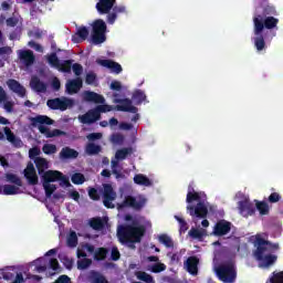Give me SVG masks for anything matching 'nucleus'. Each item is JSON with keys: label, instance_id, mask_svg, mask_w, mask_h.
<instances>
[{"label": "nucleus", "instance_id": "obj_1", "mask_svg": "<svg viewBox=\"0 0 283 283\" xmlns=\"http://www.w3.org/2000/svg\"><path fill=\"white\" fill-rule=\"evenodd\" d=\"M277 23H280V19L273 15L262 17V14H255L253 17L254 48L258 52L266 50V36L269 34L266 30H275Z\"/></svg>", "mask_w": 283, "mask_h": 283}, {"label": "nucleus", "instance_id": "obj_2", "mask_svg": "<svg viewBox=\"0 0 283 283\" xmlns=\"http://www.w3.org/2000/svg\"><path fill=\"white\" fill-rule=\"evenodd\" d=\"M145 235V228L134 227L132 224L118 226L117 238L120 244L125 242H140Z\"/></svg>", "mask_w": 283, "mask_h": 283}, {"label": "nucleus", "instance_id": "obj_3", "mask_svg": "<svg viewBox=\"0 0 283 283\" xmlns=\"http://www.w3.org/2000/svg\"><path fill=\"white\" fill-rule=\"evenodd\" d=\"M33 127H38L40 134H43L45 138H56L59 136H65V132L61 129L50 130L45 125H54V120L46 115H36L31 118Z\"/></svg>", "mask_w": 283, "mask_h": 283}, {"label": "nucleus", "instance_id": "obj_4", "mask_svg": "<svg viewBox=\"0 0 283 283\" xmlns=\"http://www.w3.org/2000/svg\"><path fill=\"white\" fill-rule=\"evenodd\" d=\"M266 244L268 243H266V240L264 238H262L260 235H258L255 238L256 250L254 251V258L259 262H262V264H264V266H271V264H275V262L277 261V256L273 255V254L264 255V253H269Z\"/></svg>", "mask_w": 283, "mask_h": 283}, {"label": "nucleus", "instance_id": "obj_5", "mask_svg": "<svg viewBox=\"0 0 283 283\" xmlns=\"http://www.w3.org/2000/svg\"><path fill=\"white\" fill-rule=\"evenodd\" d=\"M107 32V24L103 19H97L93 22V34L92 41L94 45H101V43H105L107 38L105 33Z\"/></svg>", "mask_w": 283, "mask_h": 283}, {"label": "nucleus", "instance_id": "obj_6", "mask_svg": "<svg viewBox=\"0 0 283 283\" xmlns=\"http://www.w3.org/2000/svg\"><path fill=\"white\" fill-rule=\"evenodd\" d=\"M217 275L223 283L235 282V268L233 263H223L217 268Z\"/></svg>", "mask_w": 283, "mask_h": 283}, {"label": "nucleus", "instance_id": "obj_7", "mask_svg": "<svg viewBox=\"0 0 283 283\" xmlns=\"http://www.w3.org/2000/svg\"><path fill=\"white\" fill-rule=\"evenodd\" d=\"M145 205H147V199L145 198L137 200L135 197L126 196L123 202L117 203V209L118 211H123V209L130 208L135 211H140Z\"/></svg>", "mask_w": 283, "mask_h": 283}, {"label": "nucleus", "instance_id": "obj_8", "mask_svg": "<svg viewBox=\"0 0 283 283\" xmlns=\"http://www.w3.org/2000/svg\"><path fill=\"white\" fill-rule=\"evenodd\" d=\"M46 105L50 109H60V112H65L67 107L74 106V99L67 97H55L48 99Z\"/></svg>", "mask_w": 283, "mask_h": 283}, {"label": "nucleus", "instance_id": "obj_9", "mask_svg": "<svg viewBox=\"0 0 283 283\" xmlns=\"http://www.w3.org/2000/svg\"><path fill=\"white\" fill-rule=\"evenodd\" d=\"M103 205L106 209H114V200H116V191H114V187L111 184H104L103 190Z\"/></svg>", "mask_w": 283, "mask_h": 283}, {"label": "nucleus", "instance_id": "obj_10", "mask_svg": "<svg viewBox=\"0 0 283 283\" xmlns=\"http://www.w3.org/2000/svg\"><path fill=\"white\" fill-rule=\"evenodd\" d=\"M187 211L191 218L205 219L209 216V208H207L205 201H200L196 206H187Z\"/></svg>", "mask_w": 283, "mask_h": 283}, {"label": "nucleus", "instance_id": "obj_11", "mask_svg": "<svg viewBox=\"0 0 283 283\" xmlns=\"http://www.w3.org/2000/svg\"><path fill=\"white\" fill-rule=\"evenodd\" d=\"M186 202L191 205V202H207V193L202 191H196L193 185L188 186V193L186 197Z\"/></svg>", "mask_w": 283, "mask_h": 283}, {"label": "nucleus", "instance_id": "obj_12", "mask_svg": "<svg viewBox=\"0 0 283 283\" xmlns=\"http://www.w3.org/2000/svg\"><path fill=\"white\" fill-rule=\"evenodd\" d=\"M238 209L239 213L243 216V218H249V216L255 214V205H253L249 199L239 201Z\"/></svg>", "mask_w": 283, "mask_h": 283}, {"label": "nucleus", "instance_id": "obj_13", "mask_svg": "<svg viewBox=\"0 0 283 283\" xmlns=\"http://www.w3.org/2000/svg\"><path fill=\"white\" fill-rule=\"evenodd\" d=\"M115 103H118V105L115 106L117 112H129L130 114H138V107L132 105L133 102L129 98H119L116 99Z\"/></svg>", "mask_w": 283, "mask_h": 283}, {"label": "nucleus", "instance_id": "obj_14", "mask_svg": "<svg viewBox=\"0 0 283 283\" xmlns=\"http://www.w3.org/2000/svg\"><path fill=\"white\" fill-rule=\"evenodd\" d=\"M213 235H217L218 238H222V235H227L231 233V222L227 220H219L212 231Z\"/></svg>", "mask_w": 283, "mask_h": 283}, {"label": "nucleus", "instance_id": "obj_15", "mask_svg": "<svg viewBox=\"0 0 283 283\" xmlns=\"http://www.w3.org/2000/svg\"><path fill=\"white\" fill-rule=\"evenodd\" d=\"M18 59H20L21 63H23L25 67H31V65H34V62L36 61V56H34V52L32 50H19Z\"/></svg>", "mask_w": 283, "mask_h": 283}, {"label": "nucleus", "instance_id": "obj_16", "mask_svg": "<svg viewBox=\"0 0 283 283\" xmlns=\"http://www.w3.org/2000/svg\"><path fill=\"white\" fill-rule=\"evenodd\" d=\"M97 65H102V67H107L111 70L113 74H120L123 72V66L118 62H114V60H96Z\"/></svg>", "mask_w": 283, "mask_h": 283}, {"label": "nucleus", "instance_id": "obj_17", "mask_svg": "<svg viewBox=\"0 0 283 283\" xmlns=\"http://www.w3.org/2000/svg\"><path fill=\"white\" fill-rule=\"evenodd\" d=\"M24 178H27L29 185H39V176H36V169L32 161H29L24 169Z\"/></svg>", "mask_w": 283, "mask_h": 283}, {"label": "nucleus", "instance_id": "obj_18", "mask_svg": "<svg viewBox=\"0 0 283 283\" xmlns=\"http://www.w3.org/2000/svg\"><path fill=\"white\" fill-rule=\"evenodd\" d=\"M114 6H116V0H99L96 3L95 8L98 14H109Z\"/></svg>", "mask_w": 283, "mask_h": 283}, {"label": "nucleus", "instance_id": "obj_19", "mask_svg": "<svg viewBox=\"0 0 283 283\" xmlns=\"http://www.w3.org/2000/svg\"><path fill=\"white\" fill-rule=\"evenodd\" d=\"M81 123L83 125H92L96 123V120H101V114L96 111V108L88 111L86 114L80 117Z\"/></svg>", "mask_w": 283, "mask_h": 283}, {"label": "nucleus", "instance_id": "obj_20", "mask_svg": "<svg viewBox=\"0 0 283 283\" xmlns=\"http://www.w3.org/2000/svg\"><path fill=\"white\" fill-rule=\"evenodd\" d=\"M7 85L11 92L18 94L21 98L25 97V87L14 78H9Z\"/></svg>", "mask_w": 283, "mask_h": 283}, {"label": "nucleus", "instance_id": "obj_21", "mask_svg": "<svg viewBox=\"0 0 283 283\" xmlns=\"http://www.w3.org/2000/svg\"><path fill=\"white\" fill-rule=\"evenodd\" d=\"M83 87V78L76 77L74 80H70L66 83V92L67 94H78L81 88Z\"/></svg>", "mask_w": 283, "mask_h": 283}, {"label": "nucleus", "instance_id": "obj_22", "mask_svg": "<svg viewBox=\"0 0 283 283\" xmlns=\"http://www.w3.org/2000/svg\"><path fill=\"white\" fill-rule=\"evenodd\" d=\"M84 101H86V103L103 105L105 103V97L96 92L86 91L84 92Z\"/></svg>", "mask_w": 283, "mask_h": 283}, {"label": "nucleus", "instance_id": "obj_23", "mask_svg": "<svg viewBox=\"0 0 283 283\" xmlns=\"http://www.w3.org/2000/svg\"><path fill=\"white\" fill-rule=\"evenodd\" d=\"M42 182L50 184V182H57L61 180L62 172L59 170H46L42 176Z\"/></svg>", "mask_w": 283, "mask_h": 283}, {"label": "nucleus", "instance_id": "obj_24", "mask_svg": "<svg viewBox=\"0 0 283 283\" xmlns=\"http://www.w3.org/2000/svg\"><path fill=\"white\" fill-rule=\"evenodd\" d=\"M198 264H200V260L197 256H189L186 260L185 266L190 275H198Z\"/></svg>", "mask_w": 283, "mask_h": 283}, {"label": "nucleus", "instance_id": "obj_25", "mask_svg": "<svg viewBox=\"0 0 283 283\" xmlns=\"http://www.w3.org/2000/svg\"><path fill=\"white\" fill-rule=\"evenodd\" d=\"M30 86L32 90H34V92H38L39 94H45V92H48V84L41 82L39 76L31 77Z\"/></svg>", "mask_w": 283, "mask_h": 283}, {"label": "nucleus", "instance_id": "obj_26", "mask_svg": "<svg viewBox=\"0 0 283 283\" xmlns=\"http://www.w3.org/2000/svg\"><path fill=\"white\" fill-rule=\"evenodd\" d=\"M4 135L7 136V140L12 144L13 147H23V142L12 133V129L10 127L6 126L3 128Z\"/></svg>", "mask_w": 283, "mask_h": 283}, {"label": "nucleus", "instance_id": "obj_27", "mask_svg": "<svg viewBox=\"0 0 283 283\" xmlns=\"http://www.w3.org/2000/svg\"><path fill=\"white\" fill-rule=\"evenodd\" d=\"M87 281L90 283H109V281H107V277H105V275H103L101 272L94 271V270H92L88 273Z\"/></svg>", "mask_w": 283, "mask_h": 283}, {"label": "nucleus", "instance_id": "obj_28", "mask_svg": "<svg viewBox=\"0 0 283 283\" xmlns=\"http://www.w3.org/2000/svg\"><path fill=\"white\" fill-rule=\"evenodd\" d=\"M34 164L38 169L39 176H43V174H45V169H50V163L43 157H36L34 159Z\"/></svg>", "mask_w": 283, "mask_h": 283}, {"label": "nucleus", "instance_id": "obj_29", "mask_svg": "<svg viewBox=\"0 0 283 283\" xmlns=\"http://www.w3.org/2000/svg\"><path fill=\"white\" fill-rule=\"evenodd\" d=\"M101 151H103V147L98 144L91 142L85 146V154H87V156H98Z\"/></svg>", "mask_w": 283, "mask_h": 283}, {"label": "nucleus", "instance_id": "obj_30", "mask_svg": "<svg viewBox=\"0 0 283 283\" xmlns=\"http://www.w3.org/2000/svg\"><path fill=\"white\" fill-rule=\"evenodd\" d=\"M60 158H62L63 160H67L70 158H78V151L70 147H64L60 151Z\"/></svg>", "mask_w": 283, "mask_h": 283}, {"label": "nucleus", "instance_id": "obj_31", "mask_svg": "<svg viewBox=\"0 0 283 283\" xmlns=\"http://www.w3.org/2000/svg\"><path fill=\"white\" fill-rule=\"evenodd\" d=\"M132 98L135 105H143V103L147 101V95L143 92V90H135Z\"/></svg>", "mask_w": 283, "mask_h": 283}, {"label": "nucleus", "instance_id": "obj_32", "mask_svg": "<svg viewBox=\"0 0 283 283\" xmlns=\"http://www.w3.org/2000/svg\"><path fill=\"white\" fill-rule=\"evenodd\" d=\"M130 154H134V148H120L115 153V158L116 160H125V158H127V156H129Z\"/></svg>", "mask_w": 283, "mask_h": 283}, {"label": "nucleus", "instance_id": "obj_33", "mask_svg": "<svg viewBox=\"0 0 283 283\" xmlns=\"http://www.w3.org/2000/svg\"><path fill=\"white\" fill-rule=\"evenodd\" d=\"M134 182L135 185H142L143 187H151V180L143 174L135 175Z\"/></svg>", "mask_w": 283, "mask_h": 283}, {"label": "nucleus", "instance_id": "obj_34", "mask_svg": "<svg viewBox=\"0 0 283 283\" xmlns=\"http://www.w3.org/2000/svg\"><path fill=\"white\" fill-rule=\"evenodd\" d=\"M73 63H74V60H64L60 62V65L57 66L59 72H63L64 74H70L72 72Z\"/></svg>", "mask_w": 283, "mask_h": 283}, {"label": "nucleus", "instance_id": "obj_35", "mask_svg": "<svg viewBox=\"0 0 283 283\" xmlns=\"http://www.w3.org/2000/svg\"><path fill=\"white\" fill-rule=\"evenodd\" d=\"M255 209L259 210L260 216H269V203L266 201H258L255 200Z\"/></svg>", "mask_w": 283, "mask_h": 283}, {"label": "nucleus", "instance_id": "obj_36", "mask_svg": "<svg viewBox=\"0 0 283 283\" xmlns=\"http://www.w3.org/2000/svg\"><path fill=\"white\" fill-rule=\"evenodd\" d=\"M6 180L7 182H11V185H15V187H23V181L15 174H6Z\"/></svg>", "mask_w": 283, "mask_h": 283}, {"label": "nucleus", "instance_id": "obj_37", "mask_svg": "<svg viewBox=\"0 0 283 283\" xmlns=\"http://www.w3.org/2000/svg\"><path fill=\"white\" fill-rule=\"evenodd\" d=\"M90 227L94 229V231H101L105 228V222L101 218H93L90 221Z\"/></svg>", "mask_w": 283, "mask_h": 283}, {"label": "nucleus", "instance_id": "obj_38", "mask_svg": "<svg viewBox=\"0 0 283 283\" xmlns=\"http://www.w3.org/2000/svg\"><path fill=\"white\" fill-rule=\"evenodd\" d=\"M2 193L3 196H17L19 193V186L4 185Z\"/></svg>", "mask_w": 283, "mask_h": 283}, {"label": "nucleus", "instance_id": "obj_39", "mask_svg": "<svg viewBox=\"0 0 283 283\" xmlns=\"http://www.w3.org/2000/svg\"><path fill=\"white\" fill-rule=\"evenodd\" d=\"M48 63L51 65V67H55V70H59V66L61 65V60H59V56L55 52L48 55Z\"/></svg>", "mask_w": 283, "mask_h": 283}, {"label": "nucleus", "instance_id": "obj_40", "mask_svg": "<svg viewBox=\"0 0 283 283\" xmlns=\"http://www.w3.org/2000/svg\"><path fill=\"white\" fill-rule=\"evenodd\" d=\"M261 17H277V10L272 4H266L263 7Z\"/></svg>", "mask_w": 283, "mask_h": 283}, {"label": "nucleus", "instance_id": "obj_41", "mask_svg": "<svg viewBox=\"0 0 283 283\" xmlns=\"http://www.w3.org/2000/svg\"><path fill=\"white\" fill-rule=\"evenodd\" d=\"M160 244H164L166 249H174V240H171V237L167 234H161L158 238Z\"/></svg>", "mask_w": 283, "mask_h": 283}, {"label": "nucleus", "instance_id": "obj_42", "mask_svg": "<svg viewBox=\"0 0 283 283\" xmlns=\"http://www.w3.org/2000/svg\"><path fill=\"white\" fill-rule=\"evenodd\" d=\"M205 233H206V230L191 228L188 232V235H190V238H193L195 240H202L205 238Z\"/></svg>", "mask_w": 283, "mask_h": 283}, {"label": "nucleus", "instance_id": "obj_43", "mask_svg": "<svg viewBox=\"0 0 283 283\" xmlns=\"http://www.w3.org/2000/svg\"><path fill=\"white\" fill-rule=\"evenodd\" d=\"M136 277H137V280H140L142 282L154 283V276H151L147 272L138 271V272H136Z\"/></svg>", "mask_w": 283, "mask_h": 283}, {"label": "nucleus", "instance_id": "obj_44", "mask_svg": "<svg viewBox=\"0 0 283 283\" xmlns=\"http://www.w3.org/2000/svg\"><path fill=\"white\" fill-rule=\"evenodd\" d=\"M107 253H109V251L106 248H98L94 254V258L97 262H101L107 258Z\"/></svg>", "mask_w": 283, "mask_h": 283}, {"label": "nucleus", "instance_id": "obj_45", "mask_svg": "<svg viewBox=\"0 0 283 283\" xmlns=\"http://www.w3.org/2000/svg\"><path fill=\"white\" fill-rule=\"evenodd\" d=\"M44 191H45V197L46 198H52V195L54 193V191H56V185L54 184H45L42 182Z\"/></svg>", "mask_w": 283, "mask_h": 283}, {"label": "nucleus", "instance_id": "obj_46", "mask_svg": "<svg viewBox=\"0 0 283 283\" xmlns=\"http://www.w3.org/2000/svg\"><path fill=\"white\" fill-rule=\"evenodd\" d=\"M92 266L91 259L84 258L82 260H77V269L80 271H85V269H90Z\"/></svg>", "mask_w": 283, "mask_h": 283}, {"label": "nucleus", "instance_id": "obj_47", "mask_svg": "<svg viewBox=\"0 0 283 283\" xmlns=\"http://www.w3.org/2000/svg\"><path fill=\"white\" fill-rule=\"evenodd\" d=\"M71 181L73 182V185H83V182H85V175L81 172H75L72 175Z\"/></svg>", "mask_w": 283, "mask_h": 283}, {"label": "nucleus", "instance_id": "obj_48", "mask_svg": "<svg viewBox=\"0 0 283 283\" xmlns=\"http://www.w3.org/2000/svg\"><path fill=\"white\" fill-rule=\"evenodd\" d=\"M175 220L179 222V233H185L188 231L189 226L187 224V221L185 219L179 216H175Z\"/></svg>", "mask_w": 283, "mask_h": 283}, {"label": "nucleus", "instance_id": "obj_49", "mask_svg": "<svg viewBox=\"0 0 283 283\" xmlns=\"http://www.w3.org/2000/svg\"><path fill=\"white\" fill-rule=\"evenodd\" d=\"M66 242L67 247L74 249L78 244V237L76 235V232H71Z\"/></svg>", "mask_w": 283, "mask_h": 283}, {"label": "nucleus", "instance_id": "obj_50", "mask_svg": "<svg viewBox=\"0 0 283 283\" xmlns=\"http://www.w3.org/2000/svg\"><path fill=\"white\" fill-rule=\"evenodd\" d=\"M42 151L43 154H45L46 156H51V154H56V145L53 144H45L42 147Z\"/></svg>", "mask_w": 283, "mask_h": 283}, {"label": "nucleus", "instance_id": "obj_51", "mask_svg": "<svg viewBox=\"0 0 283 283\" xmlns=\"http://www.w3.org/2000/svg\"><path fill=\"white\" fill-rule=\"evenodd\" d=\"M96 82H97L96 73L90 72L86 74V77H85L86 85H96Z\"/></svg>", "mask_w": 283, "mask_h": 283}, {"label": "nucleus", "instance_id": "obj_52", "mask_svg": "<svg viewBox=\"0 0 283 283\" xmlns=\"http://www.w3.org/2000/svg\"><path fill=\"white\" fill-rule=\"evenodd\" d=\"M166 270H167V265H165V263H155L150 268L151 273H163V271H166Z\"/></svg>", "mask_w": 283, "mask_h": 283}, {"label": "nucleus", "instance_id": "obj_53", "mask_svg": "<svg viewBox=\"0 0 283 283\" xmlns=\"http://www.w3.org/2000/svg\"><path fill=\"white\" fill-rule=\"evenodd\" d=\"M76 34L82 39V41H85L87 36H90V30H87L86 27H80Z\"/></svg>", "mask_w": 283, "mask_h": 283}, {"label": "nucleus", "instance_id": "obj_54", "mask_svg": "<svg viewBox=\"0 0 283 283\" xmlns=\"http://www.w3.org/2000/svg\"><path fill=\"white\" fill-rule=\"evenodd\" d=\"M95 109L101 115V114H107V112H112L114 107L112 105H107L104 103L103 105H98Z\"/></svg>", "mask_w": 283, "mask_h": 283}, {"label": "nucleus", "instance_id": "obj_55", "mask_svg": "<svg viewBox=\"0 0 283 283\" xmlns=\"http://www.w3.org/2000/svg\"><path fill=\"white\" fill-rule=\"evenodd\" d=\"M282 200V196L279 192H272L269 198L268 201L271 205H275V202H280Z\"/></svg>", "mask_w": 283, "mask_h": 283}, {"label": "nucleus", "instance_id": "obj_56", "mask_svg": "<svg viewBox=\"0 0 283 283\" xmlns=\"http://www.w3.org/2000/svg\"><path fill=\"white\" fill-rule=\"evenodd\" d=\"M86 138L90 143H94L96 140H101L103 138V133H91L86 135Z\"/></svg>", "mask_w": 283, "mask_h": 283}, {"label": "nucleus", "instance_id": "obj_57", "mask_svg": "<svg viewBox=\"0 0 283 283\" xmlns=\"http://www.w3.org/2000/svg\"><path fill=\"white\" fill-rule=\"evenodd\" d=\"M107 14V23L109 25H114L116 23V19H118V14L112 9V12L106 13Z\"/></svg>", "mask_w": 283, "mask_h": 283}, {"label": "nucleus", "instance_id": "obj_58", "mask_svg": "<svg viewBox=\"0 0 283 283\" xmlns=\"http://www.w3.org/2000/svg\"><path fill=\"white\" fill-rule=\"evenodd\" d=\"M111 260H113V262H118V260H120V251H118V248H112Z\"/></svg>", "mask_w": 283, "mask_h": 283}, {"label": "nucleus", "instance_id": "obj_59", "mask_svg": "<svg viewBox=\"0 0 283 283\" xmlns=\"http://www.w3.org/2000/svg\"><path fill=\"white\" fill-rule=\"evenodd\" d=\"M2 103H3V108L6 109V112H8V114H12V112H14V102L7 99Z\"/></svg>", "mask_w": 283, "mask_h": 283}, {"label": "nucleus", "instance_id": "obj_60", "mask_svg": "<svg viewBox=\"0 0 283 283\" xmlns=\"http://www.w3.org/2000/svg\"><path fill=\"white\" fill-rule=\"evenodd\" d=\"M88 196H90L91 200H101V193L98 192V190L96 188H91L88 190Z\"/></svg>", "mask_w": 283, "mask_h": 283}, {"label": "nucleus", "instance_id": "obj_61", "mask_svg": "<svg viewBox=\"0 0 283 283\" xmlns=\"http://www.w3.org/2000/svg\"><path fill=\"white\" fill-rule=\"evenodd\" d=\"M270 283H283V271L277 272L270 279Z\"/></svg>", "mask_w": 283, "mask_h": 283}, {"label": "nucleus", "instance_id": "obj_62", "mask_svg": "<svg viewBox=\"0 0 283 283\" xmlns=\"http://www.w3.org/2000/svg\"><path fill=\"white\" fill-rule=\"evenodd\" d=\"M71 70H73L75 76H81V74H83V65L78 63L72 64Z\"/></svg>", "mask_w": 283, "mask_h": 283}, {"label": "nucleus", "instance_id": "obj_63", "mask_svg": "<svg viewBox=\"0 0 283 283\" xmlns=\"http://www.w3.org/2000/svg\"><path fill=\"white\" fill-rule=\"evenodd\" d=\"M112 140L117 145H123V143L125 142V137L122 134H114L112 135Z\"/></svg>", "mask_w": 283, "mask_h": 283}, {"label": "nucleus", "instance_id": "obj_64", "mask_svg": "<svg viewBox=\"0 0 283 283\" xmlns=\"http://www.w3.org/2000/svg\"><path fill=\"white\" fill-rule=\"evenodd\" d=\"M50 269H52V271H60L61 265L59 264L57 259H51L50 260Z\"/></svg>", "mask_w": 283, "mask_h": 283}]
</instances>
